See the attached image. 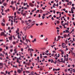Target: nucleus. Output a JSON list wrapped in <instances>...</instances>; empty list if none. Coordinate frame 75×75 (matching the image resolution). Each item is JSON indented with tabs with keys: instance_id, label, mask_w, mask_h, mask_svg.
Segmentation results:
<instances>
[{
	"instance_id": "16",
	"label": "nucleus",
	"mask_w": 75,
	"mask_h": 75,
	"mask_svg": "<svg viewBox=\"0 0 75 75\" xmlns=\"http://www.w3.org/2000/svg\"><path fill=\"white\" fill-rule=\"evenodd\" d=\"M1 74H4V75H6L5 74H4V72H1Z\"/></svg>"
},
{
	"instance_id": "59",
	"label": "nucleus",
	"mask_w": 75,
	"mask_h": 75,
	"mask_svg": "<svg viewBox=\"0 0 75 75\" xmlns=\"http://www.w3.org/2000/svg\"><path fill=\"white\" fill-rule=\"evenodd\" d=\"M2 0V2L3 3L5 1V0Z\"/></svg>"
},
{
	"instance_id": "5",
	"label": "nucleus",
	"mask_w": 75,
	"mask_h": 75,
	"mask_svg": "<svg viewBox=\"0 0 75 75\" xmlns=\"http://www.w3.org/2000/svg\"><path fill=\"white\" fill-rule=\"evenodd\" d=\"M9 40H12V39L13 38H12V36L11 35L10 37H8Z\"/></svg>"
},
{
	"instance_id": "30",
	"label": "nucleus",
	"mask_w": 75,
	"mask_h": 75,
	"mask_svg": "<svg viewBox=\"0 0 75 75\" xmlns=\"http://www.w3.org/2000/svg\"><path fill=\"white\" fill-rule=\"evenodd\" d=\"M72 71L73 72H75V70L74 69H73Z\"/></svg>"
},
{
	"instance_id": "40",
	"label": "nucleus",
	"mask_w": 75,
	"mask_h": 75,
	"mask_svg": "<svg viewBox=\"0 0 75 75\" xmlns=\"http://www.w3.org/2000/svg\"><path fill=\"white\" fill-rule=\"evenodd\" d=\"M69 3L70 4V5H71V4H72V2L71 1H70V2H69Z\"/></svg>"
},
{
	"instance_id": "25",
	"label": "nucleus",
	"mask_w": 75,
	"mask_h": 75,
	"mask_svg": "<svg viewBox=\"0 0 75 75\" xmlns=\"http://www.w3.org/2000/svg\"><path fill=\"white\" fill-rule=\"evenodd\" d=\"M64 71H65V72H67V71H68V70H67V69H65Z\"/></svg>"
},
{
	"instance_id": "33",
	"label": "nucleus",
	"mask_w": 75,
	"mask_h": 75,
	"mask_svg": "<svg viewBox=\"0 0 75 75\" xmlns=\"http://www.w3.org/2000/svg\"><path fill=\"white\" fill-rule=\"evenodd\" d=\"M8 48V46H6V49L7 50Z\"/></svg>"
},
{
	"instance_id": "45",
	"label": "nucleus",
	"mask_w": 75,
	"mask_h": 75,
	"mask_svg": "<svg viewBox=\"0 0 75 75\" xmlns=\"http://www.w3.org/2000/svg\"><path fill=\"white\" fill-rule=\"evenodd\" d=\"M45 16V14H43V16Z\"/></svg>"
},
{
	"instance_id": "17",
	"label": "nucleus",
	"mask_w": 75,
	"mask_h": 75,
	"mask_svg": "<svg viewBox=\"0 0 75 75\" xmlns=\"http://www.w3.org/2000/svg\"><path fill=\"white\" fill-rule=\"evenodd\" d=\"M30 63H25V64H27V65H28V66H29V65H30Z\"/></svg>"
},
{
	"instance_id": "46",
	"label": "nucleus",
	"mask_w": 75,
	"mask_h": 75,
	"mask_svg": "<svg viewBox=\"0 0 75 75\" xmlns=\"http://www.w3.org/2000/svg\"><path fill=\"white\" fill-rule=\"evenodd\" d=\"M52 20H54V18L53 17H52Z\"/></svg>"
},
{
	"instance_id": "34",
	"label": "nucleus",
	"mask_w": 75,
	"mask_h": 75,
	"mask_svg": "<svg viewBox=\"0 0 75 75\" xmlns=\"http://www.w3.org/2000/svg\"><path fill=\"white\" fill-rule=\"evenodd\" d=\"M65 59L66 61H68V59Z\"/></svg>"
},
{
	"instance_id": "21",
	"label": "nucleus",
	"mask_w": 75,
	"mask_h": 75,
	"mask_svg": "<svg viewBox=\"0 0 75 75\" xmlns=\"http://www.w3.org/2000/svg\"><path fill=\"white\" fill-rule=\"evenodd\" d=\"M3 64L1 63H0V66H3Z\"/></svg>"
},
{
	"instance_id": "3",
	"label": "nucleus",
	"mask_w": 75,
	"mask_h": 75,
	"mask_svg": "<svg viewBox=\"0 0 75 75\" xmlns=\"http://www.w3.org/2000/svg\"><path fill=\"white\" fill-rule=\"evenodd\" d=\"M65 46H66V45L64 43H62V48H65Z\"/></svg>"
},
{
	"instance_id": "22",
	"label": "nucleus",
	"mask_w": 75,
	"mask_h": 75,
	"mask_svg": "<svg viewBox=\"0 0 75 75\" xmlns=\"http://www.w3.org/2000/svg\"><path fill=\"white\" fill-rule=\"evenodd\" d=\"M72 54L73 55H74V57H75V53H74V52H73L72 53Z\"/></svg>"
},
{
	"instance_id": "41",
	"label": "nucleus",
	"mask_w": 75,
	"mask_h": 75,
	"mask_svg": "<svg viewBox=\"0 0 75 75\" xmlns=\"http://www.w3.org/2000/svg\"><path fill=\"white\" fill-rule=\"evenodd\" d=\"M40 37H44V35H40Z\"/></svg>"
},
{
	"instance_id": "62",
	"label": "nucleus",
	"mask_w": 75,
	"mask_h": 75,
	"mask_svg": "<svg viewBox=\"0 0 75 75\" xmlns=\"http://www.w3.org/2000/svg\"><path fill=\"white\" fill-rule=\"evenodd\" d=\"M10 27H8V30H9L10 29Z\"/></svg>"
},
{
	"instance_id": "12",
	"label": "nucleus",
	"mask_w": 75,
	"mask_h": 75,
	"mask_svg": "<svg viewBox=\"0 0 75 75\" xmlns=\"http://www.w3.org/2000/svg\"><path fill=\"white\" fill-rule=\"evenodd\" d=\"M1 24L3 26H4V25H5V24L3 23V22H2V23H1Z\"/></svg>"
},
{
	"instance_id": "58",
	"label": "nucleus",
	"mask_w": 75,
	"mask_h": 75,
	"mask_svg": "<svg viewBox=\"0 0 75 75\" xmlns=\"http://www.w3.org/2000/svg\"><path fill=\"white\" fill-rule=\"evenodd\" d=\"M40 14H39V16H38V17H39V18H40Z\"/></svg>"
},
{
	"instance_id": "26",
	"label": "nucleus",
	"mask_w": 75,
	"mask_h": 75,
	"mask_svg": "<svg viewBox=\"0 0 75 75\" xmlns=\"http://www.w3.org/2000/svg\"><path fill=\"white\" fill-rule=\"evenodd\" d=\"M60 51H61V52H64V51H63V50L62 49L60 50Z\"/></svg>"
},
{
	"instance_id": "11",
	"label": "nucleus",
	"mask_w": 75,
	"mask_h": 75,
	"mask_svg": "<svg viewBox=\"0 0 75 75\" xmlns=\"http://www.w3.org/2000/svg\"><path fill=\"white\" fill-rule=\"evenodd\" d=\"M74 11V10H73L72 8H71V13L73 14L74 13V11Z\"/></svg>"
},
{
	"instance_id": "4",
	"label": "nucleus",
	"mask_w": 75,
	"mask_h": 75,
	"mask_svg": "<svg viewBox=\"0 0 75 75\" xmlns=\"http://www.w3.org/2000/svg\"><path fill=\"white\" fill-rule=\"evenodd\" d=\"M21 70L20 69H18L17 70V72L19 74H20L21 72Z\"/></svg>"
},
{
	"instance_id": "14",
	"label": "nucleus",
	"mask_w": 75,
	"mask_h": 75,
	"mask_svg": "<svg viewBox=\"0 0 75 75\" xmlns=\"http://www.w3.org/2000/svg\"><path fill=\"white\" fill-rule=\"evenodd\" d=\"M14 51H16V50H17V47H14Z\"/></svg>"
},
{
	"instance_id": "29",
	"label": "nucleus",
	"mask_w": 75,
	"mask_h": 75,
	"mask_svg": "<svg viewBox=\"0 0 75 75\" xmlns=\"http://www.w3.org/2000/svg\"><path fill=\"white\" fill-rule=\"evenodd\" d=\"M48 52H49V51L48 50H47V51H46L45 52L46 53H48Z\"/></svg>"
},
{
	"instance_id": "32",
	"label": "nucleus",
	"mask_w": 75,
	"mask_h": 75,
	"mask_svg": "<svg viewBox=\"0 0 75 75\" xmlns=\"http://www.w3.org/2000/svg\"><path fill=\"white\" fill-rule=\"evenodd\" d=\"M10 48H13V46L11 45L10 46Z\"/></svg>"
},
{
	"instance_id": "43",
	"label": "nucleus",
	"mask_w": 75,
	"mask_h": 75,
	"mask_svg": "<svg viewBox=\"0 0 75 75\" xmlns=\"http://www.w3.org/2000/svg\"><path fill=\"white\" fill-rule=\"evenodd\" d=\"M64 54V52H62V53H61L62 55H63Z\"/></svg>"
},
{
	"instance_id": "64",
	"label": "nucleus",
	"mask_w": 75,
	"mask_h": 75,
	"mask_svg": "<svg viewBox=\"0 0 75 75\" xmlns=\"http://www.w3.org/2000/svg\"><path fill=\"white\" fill-rule=\"evenodd\" d=\"M11 25H13V23H11Z\"/></svg>"
},
{
	"instance_id": "18",
	"label": "nucleus",
	"mask_w": 75,
	"mask_h": 75,
	"mask_svg": "<svg viewBox=\"0 0 75 75\" xmlns=\"http://www.w3.org/2000/svg\"><path fill=\"white\" fill-rule=\"evenodd\" d=\"M40 58H42V54H40Z\"/></svg>"
},
{
	"instance_id": "19",
	"label": "nucleus",
	"mask_w": 75,
	"mask_h": 75,
	"mask_svg": "<svg viewBox=\"0 0 75 75\" xmlns=\"http://www.w3.org/2000/svg\"><path fill=\"white\" fill-rule=\"evenodd\" d=\"M40 13H42V12H43V11L42 10L40 9Z\"/></svg>"
},
{
	"instance_id": "2",
	"label": "nucleus",
	"mask_w": 75,
	"mask_h": 75,
	"mask_svg": "<svg viewBox=\"0 0 75 75\" xmlns=\"http://www.w3.org/2000/svg\"><path fill=\"white\" fill-rule=\"evenodd\" d=\"M25 23H26V24L27 25L29 23H30L31 22V20H29L28 21H25Z\"/></svg>"
},
{
	"instance_id": "24",
	"label": "nucleus",
	"mask_w": 75,
	"mask_h": 75,
	"mask_svg": "<svg viewBox=\"0 0 75 75\" xmlns=\"http://www.w3.org/2000/svg\"><path fill=\"white\" fill-rule=\"evenodd\" d=\"M31 75H33L34 74V71H32L31 72Z\"/></svg>"
},
{
	"instance_id": "37",
	"label": "nucleus",
	"mask_w": 75,
	"mask_h": 75,
	"mask_svg": "<svg viewBox=\"0 0 75 75\" xmlns=\"http://www.w3.org/2000/svg\"><path fill=\"white\" fill-rule=\"evenodd\" d=\"M70 51L72 54L74 52H73V51H72V50H70Z\"/></svg>"
},
{
	"instance_id": "23",
	"label": "nucleus",
	"mask_w": 75,
	"mask_h": 75,
	"mask_svg": "<svg viewBox=\"0 0 75 75\" xmlns=\"http://www.w3.org/2000/svg\"><path fill=\"white\" fill-rule=\"evenodd\" d=\"M11 4H13V5L14 4V3L13 2V1H12L11 2Z\"/></svg>"
},
{
	"instance_id": "8",
	"label": "nucleus",
	"mask_w": 75,
	"mask_h": 75,
	"mask_svg": "<svg viewBox=\"0 0 75 75\" xmlns=\"http://www.w3.org/2000/svg\"><path fill=\"white\" fill-rule=\"evenodd\" d=\"M18 39H21V38L20 37V35H18Z\"/></svg>"
},
{
	"instance_id": "51",
	"label": "nucleus",
	"mask_w": 75,
	"mask_h": 75,
	"mask_svg": "<svg viewBox=\"0 0 75 75\" xmlns=\"http://www.w3.org/2000/svg\"><path fill=\"white\" fill-rule=\"evenodd\" d=\"M59 27L60 28H62V26H61V25H59Z\"/></svg>"
},
{
	"instance_id": "53",
	"label": "nucleus",
	"mask_w": 75,
	"mask_h": 75,
	"mask_svg": "<svg viewBox=\"0 0 75 75\" xmlns=\"http://www.w3.org/2000/svg\"><path fill=\"white\" fill-rule=\"evenodd\" d=\"M63 23H64V21H61V23L62 24H63Z\"/></svg>"
},
{
	"instance_id": "31",
	"label": "nucleus",
	"mask_w": 75,
	"mask_h": 75,
	"mask_svg": "<svg viewBox=\"0 0 75 75\" xmlns=\"http://www.w3.org/2000/svg\"><path fill=\"white\" fill-rule=\"evenodd\" d=\"M57 24H59V21H57Z\"/></svg>"
},
{
	"instance_id": "13",
	"label": "nucleus",
	"mask_w": 75,
	"mask_h": 75,
	"mask_svg": "<svg viewBox=\"0 0 75 75\" xmlns=\"http://www.w3.org/2000/svg\"><path fill=\"white\" fill-rule=\"evenodd\" d=\"M67 36V34H64V38H66Z\"/></svg>"
},
{
	"instance_id": "27",
	"label": "nucleus",
	"mask_w": 75,
	"mask_h": 75,
	"mask_svg": "<svg viewBox=\"0 0 75 75\" xmlns=\"http://www.w3.org/2000/svg\"><path fill=\"white\" fill-rule=\"evenodd\" d=\"M21 21L22 23L23 24V23H24V22L23 21V20H21Z\"/></svg>"
},
{
	"instance_id": "10",
	"label": "nucleus",
	"mask_w": 75,
	"mask_h": 75,
	"mask_svg": "<svg viewBox=\"0 0 75 75\" xmlns=\"http://www.w3.org/2000/svg\"><path fill=\"white\" fill-rule=\"evenodd\" d=\"M18 31H19V29L18 28L17 30L16 31V33H17V32H18Z\"/></svg>"
},
{
	"instance_id": "52",
	"label": "nucleus",
	"mask_w": 75,
	"mask_h": 75,
	"mask_svg": "<svg viewBox=\"0 0 75 75\" xmlns=\"http://www.w3.org/2000/svg\"><path fill=\"white\" fill-rule=\"evenodd\" d=\"M53 13H54V14H55V11L54 10H53Z\"/></svg>"
},
{
	"instance_id": "49",
	"label": "nucleus",
	"mask_w": 75,
	"mask_h": 75,
	"mask_svg": "<svg viewBox=\"0 0 75 75\" xmlns=\"http://www.w3.org/2000/svg\"><path fill=\"white\" fill-rule=\"evenodd\" d=\"M39 58V57H38H38H37V59H38H38H40Z\"/></svg>"
},
{
	"instance_id": "38",
	"label": "nucleus",
	"mask_w": 75,
	"mask_h": 75,
	"mask_svg": "<svg viewBox=\"0 0 75 75\" xmlns=\"http://www.w3.org/2000/svg\"><path fill=\"white\" fill-rule=\"evenodd\" d=\"M66 33H68V30H66Z\"/></svg>"
},
{
	"instance_id": "44",
	"label": "nucleus",
	"mask_w": 75,
	"mask_h": 75,
	"mask_svg": "<svg viewBox=\"0 0 75 75\" xmlns=\"http://www.w3.org/2000/svg\"><path fill=\"white\" fill-rule=\"evenodd\" d=\"M7 72H8L7 71H6V73H5L6 74H7Z\"/></svg>"
},
{
	"instance_id": "48",
	"label": "nucleus",
	"mask_w": 75,
	"mask_h": 75,
	"mask_svg": "<svg viewBox=\"0 0 75 75\" xmlns=\"http://www.w3.org/2000/svg\"><path fill=\"white\" fill-rule=\"evenodd\" d=\"M17 33V34L18 35H19L20 34V33L19 32H17V33Z\"/></svg>"
},
{
	"instance_id": "47",
	"label": "nucleus",
	"mask_w": 75,
	"mask_h": 75,
	"mask_svg": "<svg viewBox=\"0 0 75 75\" xmlns=\"http://www.w3.org/2000/svg\"><path fill=\"white\" fill-rule=\"evenodd\" d=\"M42 19H44V18H45V17H44V16H42Z\"/></svg>"
},
{
	"instance_id": "1",
	"label": "nucleus",
	"mask_w": 75,
	"mask_h": 75,
	"mask_svg": "<svg viewBox=\"0 0 75 75\" xmlns=\"http://www.w3.org/2000/svg\"><path fill=\"white\" fill-rule=\"evenodd\" d=\"M0 35L1 36V35H4V37H7V35H5V33H4L3 32H1L0 34Z\"/></svg>"
},
{
	"instance_id": "35",
	"label": "nucleus",
	"mask_w": 75,
	"mask_h": 75,
	"mask_svg": "<svg viewBox=\"0 0 75 75\" xmlns=\"http://www.w3.org/2000/svg\"><path fill=\"white\" fill-rule=\"evenodd\" d=\"M13 44H16V42H13Z\"/></svg>"
},
{
	"instance_id": "39",
	"label": "nucleus",
	"mask_w": 75,
	"mask_h": 75,
	"mask_svg": "<svg viewBox=\"0 0 75 75\" xmlns=\"http://www.w3.org/2000/svg\"><path fill=\"white\" fill-rule=\"evenodd\" d=\"M36 38H35L34 39V40L33 41H34L35 42L36 41Z\"/></svg>"
},
{
	"instance_id": "20",
	"label": "nucleus",
	"mask_w": 75,
	"mask_h": 75,
	"mask_svg": "<svg viewBox=\"0 0 75 75\" xmlns=\"http://www.w3.org/2000/svg\"><path fill=\"white\" fill-rule=\"evenodd\" d=\"M2 21L4 23H5V20H4V19H3L2 20Z\"/></svg>"
},
{
	"instance_id": "28",
	"label": "nucleus",
	"mask_w": 75,
	"mask_h": 75,
	"mask_svg": "<svg viewBox=\"0 0 75 75\" xmlns=\"http://www.w3.org/2000/svg\"><path fill=\"white\" fill-rule=\"evenodd\" d=\"M13 10H15V7H13Z\"/></svg>"
},
{
	"instance_id": "55",
	"label": "nucleus",
	"mask_w": 75,
	"mask_h": 75,
	"mask_svg": "<svg viewBox=\"0 0 75 75\" xmlns=\"http://www.w3.org/2000/svg\"><path fill=\"white\" fill-rule=\"evenodd\" d=\"M30 37L31 38H33V36L31 35H30Z\"/></svg>"
},
{
	"instance_id": "7",
	"label": "nucleus",
	"mask_w": 75,
	"mask_h": 75,
	"mask_svg": "<svg viewBox=\"0 0 75 75\" xmlns=\"http://www.w3.org/2000/svg\"><path fill=\"white\" fill-rule=\"evenodd\" d=\"M17 61H16L17 62H18L19 64H20V62H19L18 58H17Z\"/></svg>"
},
{
	"instance_id": "61",
	"label": "nucleus",
	"mask_w": 75,
	"mask_h": 75,
	"mask_svg": "<svg viewBox=\"0 0 75 75\" xmlns=\"http://www.w3.org/2000/svg\"><path fill=\"white\" fill-rule=\"evenodd\" d=\"M18 11H20L21 10V8H20L19 9H18Z\"/></svg>"
},
{
	"instance_id": "63",
	"label": "nucleus",
	"mask_w": 75,
	"mask_h": 75,
	"mask_svg": "<svg viewBox=\"0 0 75 75\" xmlns=\"http://www.w3.org/2000/svg\"><path fill=\"white\" fill-rule=\"evenodd\" d=\"M11 18L12 19H13V16L12 17L11 16H10Z\"/></svg>"
},
{
	"instance_id": "9",
	"label": "nucleus",
	"mask_w": 75,
	"mask_h": 75,
	"mask_svg": "<svg viewBox=\"0 0 75 75\" xmlns=\"http://www.w3.org/2000/svg\"><path fill=\"white\" fill-rule=\"evenodd\" d=\"M61 38V36H59L58 37V40H60V38Z\"/></svg>"
},
{
	"instance_id": "15",
	"label": "nucleus",
	"mask_w": 75,
	"mask_h": 75,
	"mask_svg": "<svg viewBox=\"0 0 75 75\" xmlns=\"http://www.w3.org/2000/svg\"><path fill=\"white\" fill-rule=\"evenodd\" d=\"M3 5L4 6H6L7 5V4H6V3H4L3 4Z\"/></svg>"
},
{
	"instance_id": "36",
	"label": "nucleus",
	"mask_w": 75,
	"mask_h": 75,
	"mask_svg": "<svg viewBox=\"0 0 75 75\" xmlns=\"http://www.w3.org/2000/svg\"><path fill=\"white\" fill-rule=\"evenodd\" d=\"M9 33H11V30H9Z\"/></svg>"
},
{
	"instance_id": "57",
	"label": "nucleus",
	"mask_w": 75,
	"mask_h": 75,
	"mask_svg": "<svg viewBox=\"0 0 75 75\" xmlns=\"http://www.w3.org/2000/svg\"><path fill=\"white\" fill-rule=\"evenodd\" d=\"M25 5H26L25 3H23V6H25Z\"/></svg>"
},
{
	"instance_id": "56",
	"label": "nucleus",
	"mask_w": 75,
	"mask_h": 75,
	"mask_svg": "<svg viewBox=\"0 0 75 75\" xmlns=\"http://www.w3.org/2000/svg\"><path fill=\"white\" fill-rule=\"evenodd\" d=\"M2 51V48H0V51Z\"/></svg>"
},
{
	"instance_id": "6",
	"label": "nucleus",
	"mask_w": 75,
	"mask_h": 75,
	"mask_svg": "<svg viewBox=\"0 0 75 75\" xmlns=\"http://www.w3.org/2000/svg\"><path fill=\"white\" fill-rule=\"evenodd\" d=\"M29 5L30 6H31V7H33V6H34V5L33 4H31V3L29 4Z\"/></svg>"
},
{
	"instance_id": "60",
	"label": "nucleus",
	"mask_w": 75,
	"mask_h": 75,
	"mask_svg": "<svg viewBox=\"0 0 75 75\" xmlns=\"http://www.w3.org/2000/svg\"><path fill=\"white\" fill-rule=\"evenodd\" d=\"M30 68H31V69H33V67H30Z\"/></svg>"
},
{
	"instance_id": "42",
	"label": "nucleus",
	"mask_w": 75,
	"mask_h": 75,
	"mask_svg": "<svg viewBox=\"0 0 75 75\" xmlns=\"http://www.w3.org/2000/svg\"><path fill=\"white\" fill-rule=\"evenodd\" d=\"M43 57L45 58H47V56H43Z\"/></svg>"
},
{
	"instance_id": "54",
	"label": "nucleus",
	"mask_w": 75,
	"mask_h": 75,
	"mask_svg": "<svg viewBox=\"0 0 75 75\" xmlns=\"http://www.w3.org/2000/svg\"><path fill=\"white\" fill-rule=\"evenodd\" d=\"M21 51H23V48H21Z\"/></svg>"
},
{
	"instance_id": "50",
	"label": "nucleus",
	"mask_w": 75,
	"mask_h": 75,
	"mask_svg": "<svg viewBox=\"0 0 75 75\" xmlns=\"http://www.w3.org/2000/svg\"><path fill=\"white\" fill-rule=\"evenodd\" d=\"M10 52H11L13 51V50L12 49H11L10 50Z\"/></svg>"
}]
</instances>
